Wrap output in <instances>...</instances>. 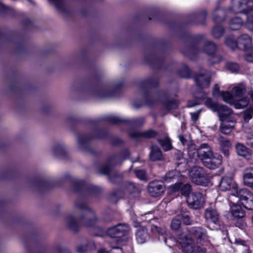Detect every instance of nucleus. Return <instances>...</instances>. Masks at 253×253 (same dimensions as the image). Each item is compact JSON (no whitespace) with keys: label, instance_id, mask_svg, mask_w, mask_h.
<instances>
[{"label":"nucleus","instance_id":"f257e3e1","mask_svg":"<svg viewBox=\"0 0 253 253\" xmlns=\"http://www.w3.org/2000/svg\"><path fill=\"white\" fill-rule=\"evenodd\" d=\"M74 190L80 191L82 197L79 198L75 203L76 212L80 214L78 220L74 215L67 217V226L73 232L77 231L80 225L86 227H93L97 222V219L94 212L92 211L84 201V198L94 197L101 192V189L95 185H87L83 181L74 182Z\"/></svg>","mask_w":253,"mask_h":253},{"label":"nucleus","instance_id":"f03ea898","mask_svg":"<svg viewBox=\"0 0 253 253\" xmlns=\"http://www.w3.org/2000/svg\"><path fill=\"white\" fill-rule=\"evenodd\" d=\"M196 151L197 156L203 164L209 169H216L222 163L221 155L213 153L211 147L208 143L201 144L197 148Z\"/></svg>","mask_w":253,"mask_h":253},{"label":"nucleus","instance_id":"7ed1b4c3","mask_svg":"<svg viewBox=\"0 0 253 253\" xmlns=\"http://www.w3.org/2000/svg\"><path fill=\"white\" fill-rule=\"evenodd\" d=\"M129 155V152L127 150L122 151L118 155L111 156L108 159L107 164L101 167L100 169V173L109 176L110 180L112 182H115L113 179V172L112 167L120 164L124 160L126 159Z\"/></svg>","mask_w":253,"mask_h":253},{"label":"nucleus","instance_id":"20e7f679","mask_svg":"<svg viewBox=\"0 0 253 253\" xmlns=\"http://www.w3.org/2000/svg\"><path fill=\"white\" fill-rule=\"evenodd\" d=\"M233 188L235 190V193L232 194L233 196L238 198L246 209L253 210V194L246 189L238 191L236 185H234Z\"/></svg>","mask_w":253,"mask_h":253},{"label":"nucleus","instance_id":"39448f33","mask_svg":"<svg viewBox=\"0 0 253 253\" xmlns=\"http://www.w3.org/2000/svg\"><path fill=\"white\" fill-rule=\"evenodd\" d=\"M201 42L197 43L193 47L192 52L193 53H199L201 52H204L207 54L213 57L215 60L212 63H215L220 62L223 58L219 55H215V53L216 49V45L214 43L211 41H207L204 43V48L200 49L199 47L201 46Z\"/></svg>","mask_w":253,"mask_h":253},{"label":"nucleus","instance_id":"423d86ee","mask_svg":"<svg viewBox=\"0 0 253 253\" xmlns=\"http://www.w3.org/2000/svg\"><path fill=\"white\" fill-rule=\"evenodd\" d=\"M189 177L193 182L197 185L206 186L209 180L208 175L201 167H194L189 171Z\"/></svg>","mask_w":253,"mask_h":253},{"label":"nucleus","instance_id":"0eeeda50","mask_svg":"<svg viewBox=\"0 0 253 253\" xmlns=\"http://www.w3.org/2000/svg\"><path fill=\"white\" fill-rule=\"evenodd\" d=\"M186 202L191 208L198 210L204 206L205 200L202 193L194 192H192L190 195L187 196Z\"/></svg>","mask_w":253,"mask_h":253},{"label":"nucleus","instance_id":"6e6552de","mask_svg":"<svg viewBox=\"0 0 253 253\" xmlns=\"http://www.w3.org/2000/svg\"><path fill=\"white\" fill-rule=\"evenodd\" d=\"M130 230L128 224L120 223L116 226L109 228L107 233L110 237L113 238H119L127 235Z\"/></svg>","mask_w":253,"mask_h":253},{"label":"nucleus","instance_id":"1a4fd4ad","mask_svg":"<svg viewBox=\"0 0 253 253\" xmlns=\"http://www.w3.org/2000/svg\"><path fill=\"white\" fill-rule=\"evenodd\" d=\"M249 11L247 0H232L231 5L228 9L230 13L247 14Z\"/></svg>","mask_w":253,"mask_h":253},{"label":"nucleus","instance_id":"9d476101","mask_svg":"<svg viewBox=\"0 0 253 253\" xmlns=\"http://www.w3.org/2000/svg\"><path fill=\"white\" fill-rule=\"evenodd\" d=\"M169 190L172 193L180 191V194L186 198L192 193V186L188 183L177 182L169 186Z\"/></svg>","mask_w":253,"mask_h":253},{"label":"nucleus","instance_id":"9b49d317","mask_svg":"<svg viewBox=\"0 0 253 253\" xmlns=\"http://www.w3.org/2000/svg\"><path fill=\"white\" fill-rule=\"evenodd\" d=\"M205 218L209 225L213 224L214 228L219 225V214L216 211L211 208H207L205 211Z\"/></svg>","mask_w":253,"mask_h":253},{"label":"nucleus","instance_id":"f8f14e48","mask_svg":"<svg viewBox=\"0 0 253 253\" xmlns=\"http://www.w3.org/2000/svg\"><path fill=\"white\" fill-rule=\"evenodd\" d=\"M165 187L162 182L154 180L150 182L148 186V192L151 196L157 197L165 191Z\"/></svg>","mask_w":253,"mask_h":253},{"label":"nucleus","instance_id":"ddd939ff","mask_svg":"<svg viewBox=\"0 0 253 253\" xmlns=\"http://www.w3.org/2000/svg\"><path fill=\"white\" fill-rule=\"evenodd\" d=\"M195 81L198 86L201 88L208 87L211 83L210 73L204 70H201L199 74L194 77Z\"/></svg>","mask_w":253,"mask_h":253},{"label":"nucleus","instance_id":"4468645a","mask_svg":"<svg viewBox=\"0 0 253 253\" xmlns=\"http://www.w3.org/2000/svg\"><path fill=\"white\" fill-rule=\"evenodd\" d=\"M138 190L134 184L131 182H128L125 185L124 191L118 190L113 193L112 196L117 198L125 197L127 195L138 194Z\"/></svg>","mask_w":253,"mask_h":253},{"label":"nucleus","instance_id":"2eb2a0df","mask_svg":"<svg viewBox=\"0 0 253 253\" xmlns=\"http://www.w3.org/2000/svg\"><path fill=\"white\" fill-rule=\"evenodd\" d=\"M157 135V132L152 129L144 131H133L130 132V137L136 141H139L143 138H151Z\"/></svg>","mask_w":253,"mask_h":253},{"label":"nucleus","instance_id":"dca6fc26","mask_svg":"<svg viewBox=\"0 0 253 253\" xmlns=\"http://www.w3.org/2000/svg\"><path fill=\"white\" fill-rule=\"evenodd\" d=\"M234 185H236L237 186L236 184L233 183V180L231 177L224 176L222 177L220 180L219 188L221 191H226L232 189V193L230 196L232 198L234 197L232 194L235 193V190L233 188Z\"/></svg>","mask_w":253,"mask_h":253},{"label":"nucleus","instance_id":"f3484780","mask_svg":"<svg viewBox=\"0 0 253 253\" xmlns=\"http://www.w3.org/2000/svg\"><path fill=\"white\" fill-rule=\"evenodd\" d=\"M252 46V39L247 34H242L238 38L237 48L246 51Z\"/></svg>","mask_w":253,"mask_h":253},{"label":"nucleus","instance_id":"a211bd4d","mask_svg":"<svg viewBox=\"0 0 253 253\" xmlns=\"http://www.w3.org/2000/svg\"><path fill=\"white\" fill-rule=\"evenodd\" d=\"M216 111L221 122L233 119L230 117V115L233 113V111L226 106L219 104Z\"/></svg>","mask_w":253,"mask_h":253},{"label":"nucleus","instance_id":"6ab92c4d","mask_svg":"<svg viewBox=\"0 0 253 253\" xmlns=\"http://www.w3.org/2000/svg\"><path fill=\"white\" fill-rule=\"evenodd\" d=\"M180 244L183 251L186 253H192L195 248L193 240L191 237L187 236L180 239Z\"/></svg>","mask_w":253,"mask_h":253},{"label":"nucleus","instance_id":"aec40b11","mask_svg":"<svg viewBox=\"0 0 253 253\" xmlns=\"http://www.w3.org/2000/svg\"><path fill=\"white\" fill-rule=\"evenodd\" d=\"M232 200L231 196L228 199L230 206L231 212L232 215L236 218H240L245 215V212L240 205L236 204L231 201Z\"/></svg>","mask_w":253,"mask_h":253},{"label":"nucleus","instance_id":"412c9836","mask_svg":"<svg viewBox=\"0 0 253 253\" xmlns=\"http://www.w3.org/2000/svg\"><path fill=\"white\" fill-rule=\"evenodd\" d=\"M195 97L201 99L205 100V104L211 110L215 112L219 104L215 103L211 98L206 97V95L203 92H199V95H194Z\"/></svg>","mask_w":253,"mask_h":253},{"label":"nucleus","instance_id":"4be33fe9","mask_svg":"<svg viewBox=\"0 0 253 253\" xmlns=\"http://www.w3.org/2000/svg\"><path fill=\"white\" fill-rule=\"evenodd\" d=\"M236 150L237 154L247 160H249L252 157L251 151L241 143H238L236 145Z\"/></svg>","mask_w":253,"mask_h":253},{"label":"nucleus","instance_id":"5701e85b","mask_svg":"<svg viewBox=\"0 0 253 253\" xmlns=\"http://www.w3.org/2000/svg\"><path fill=\"white\" fill-rule=\"evenodd\" d=\"M93 137L101 138V137L100 136H93L86 134L81 135L78 138L79 147L81 149L87 150L89 141Z\"/></svg>","mask_w":253,"mask_h":253},{"label":"nucleus","instance_id":"b1692460","mask_svg":"<svg viewBox=\"0 0 253 253\" xmlns=\"http://www.w3.org/2000/svg\"><path fill=\"white\" fill-rule=\"evenodd\" d=\"M235 123L234 119L221 121L220 127L221 132L225 134H229L233 129Z\"/></svg>","mask_w":253,"mask_h":253},{"label":"nucleus","instance_id":"393cba45","mask_svg":"<svg viewBox=\"0 0 253 253\" xmlns=\"http://www.w3.org/2000/svg\"><path fill=\"white\" fill-rule=\"evenodd\" d=\"M217 141L220 145V149L225 156L229 155V150L231 148V142L226 137L220 136L217 139Z\"/></svg>","mask_w":253,"mask_h":253},{"label":"nucleus","instance_id":"a878e982","mask_svg":"<svg viewBox=\"0 0 253 253\" xmlns=\"http://www.w3.org/2000/svg\"><path fill=\"white\" fill-rule=\"evenodd\" d=\"M179 171L176 170H172L168 171L163 177V182L169 183L177 179L180 176Z\"/></svg>","mask_w":253,"mask_h":253},{"label":"nucleus","instance_id":"bb28decb","mask_svg":"<svg viewBox=\"0 0 253 253\" xmlns=\"http://www.w3.org/2000/svg\"><path fill=\"white\" fill-rule=\"evenodd\" d=\"M136 241L138 244L145 243L149 239V235L147 231L144 229L138 230L136 233Z\"/></svg>","mask_w":253,"mask_h":253},{"label":"nucleus","instance_id":"cd10ccee","mask_svg":"<svg viewBox=\"0 0 253 253\" xmlns=\"http://www.w3.org/2000/svg\"><path fill=\"white\" fill-rule=\"evenodd\" d=\"M243 21L239 17L236 16L230 19L229 22V27L231 30H238L243 26Z\"/></svg>","mask_w":253,"mask_h":253},{"label":"nucleus","instance_id":"c85d7f7f","mask_svg":"<svg viewBox=\"0 0 253 253\" xmlns=\"http://www.w3.org/2000/svg\"><path fill=\"white\" fill-rule=\"evenodd\" d=\"M192 233L195 238L200 240H205L207 237L206 230L201 227L193 228L192 230Z\"/></svg>","mask_w":253,"mask_h":253},{"label":"nucleus","instance_id":"c756f323","mask_svg":"<svg viewBox=\"0 0 253 253\" xmlns=\"http://www.w3.org/2000/svg\"><path fill=\"white\" fill-rule=\"evenodd\" d=\"M162 158V154L160 148L156 145H153L150 153V158L153 161L160 160Z\"/></svg>","mask_w":253,"mask_h":253},{"label":"nucleus","instance_id":"7c9ffc66","mask_svg":"<svg viewBox=\"0 0 253 253\" xmlns=\"http://www.w3.org/2000/svg\"><path fill=\"white\" fill-rule=\"evenodd\" d=\"M224 42L226 46L233 50L237 48L238 39L236 40L233 35L226 36Z\"/></svg>","mask_w":253,"mask_h":253},{"label":"nucleus","instance_id":"2f4dec72","mask_svg":"<svg viewBox=\"0 0 253 253\" xmlns=\"http://www.w3.org/2000/svg\"><path fill=\"white\" fill-rule=\"evenodd\" d=\"M231 91L234 97H241L246 91V86L243 84H239L233 87Z\"/></svg>","mask_w":253,"mask_h":253},{"label":"nucleus","instance_id":"473e14b6","mask_svg":"<svg viewBox=\"0 0 253 253\" xmlns=\"http://www.w3.org/2000/svg\"><path fill=\"white\" fill-rule=\"evenodd\" d=\"M212 15L213 20L215 22L219 23L225 19L224 11L219 7L215 9L213 11Z\"/></svg>","mask_w":253,"mask_h":253},{"label":"nucleus","instance_id":"72a5a7b5","mask_svg":"<svg viewBox=\"0 0 253 253\" xmlns=\"http://www.w3.org/2000/svg\"><path fill=\"white\" fill-rule=\"evenodd\" d=\"M250 102V99L248 97H244L238 100H234L232 105L237 109L244 108L247 106Z\"/></svg>","mask_w":253,"mask_h":253},{"label":"nucleus","instance_id":"f704fd0d","mask_svg":"<svg viewBox=\"0 0 253 253\" xmlns=\"http://www.w3.org/2000/svg\"><path fill=\"white\" fill-rule=\"evenodd\" d=\"M178 215H180V220L182 219L184 224L190 225L192 223L191 214L186 209L182 208Z\"/></svg>","mask_w":253,"mask_h":253},{"label":"nucleus","instance_id":"c9c22d12","mask_svg":"<svg viewBox=\"0 0 253 253\" xmlns=\"http://www.w3.org/2000/svg\"><path fill=\"white\" fill-rule=\"evenodd\" d=\"M52 151L55 156L61 157L64 155L65 152L64 145L63 144H57L53 146Z\"/></svg>","mask_w":253,"mask_h":253},{"label":"nucleus","instance_id":"e433bc0d","mask_svg":"<svg viewBox=\"0 0 253 253\" xmlns=\"http://www.w3.org/2000/svg\"><path fill=\"white\" fill-rule=\"evenodd\" d=\"M150 228L154 234H158L161 235L163 237L165 243H166L167 239L165 236L166 234V230L165 227H158L157 225H151L150 226Z\"/></svg>","mask_w":253,"mask_h":253},{"label":"nucleus","instance_id":"4c0bfd02","mask_svg":"<svg viewBox=\"0 0 253 253\" xmlns=\"http://www.w3.org/2000/svg\"><path fill=\"white\" fill-rule=\"evenodd\" d=\"M220 96L222 97L223 100L227 103L232 105L234 103V96L229 91H222Z\"/></svg>","mask_w":253,"mask_h":253},{"label":"nucleus","instance_id":"58836bf2","mask_svg":"<svg viewBox=\"0 0 253 253\" xmlns=\"http://www.w3.org/2000/svg\"><path fill=\"white\" fill-rule=\"evenodd\" d=\"M165 108L168 110L176 109L178 106V103L176 100H167L163 101Z\"/></svg>","mask_w":253,"mask_h":253},{"label":"nucleus","instance_id":"ea45409f","mask_svg":"<svg viewBox=\"0 0 253 253\" xmlns=\"http://www.w3.org/2000/svg\"><path fill=\"white\" fill-rule=\"evenodd\" d=\"M158 142L165 151L170 150L172 148L170 139L168 137H165L163 139H159Z\"/></svg>","mask_w":253,"mask_h":253},{"label":"nucleus","instance_id":"a19ab883","mask_svg":"<svg viewBox=\"0 0 253 253\" xmlns=\"http://www.w3.org/2000/svg\"><path fill=\"white\" fill-rule=\"evenodd\" d=\"M226 68L231 73H237L240 70V65L236 62L230 61L227 62Z\"/></svg>","mask_w":253,"mask_h":253},{"label":"nucleus","instance_id":"79ce46f5","mask_svg":"<svg viewBox=\"0 0 253 253\" xmlns=\"http://www.w3.org/2000/svg\"><path fill=\"white\" fill-rule=\"evenodd\" d=\"M181 220H180V215H176L171 220V228L173 230H178L181 225Z\"/></svg>","mask_w":253,"mask_h":253},{"label":"nucleus","instance_id":"37998d69","mask_svg":"<svg viewBox=\"0 0 253 253\" xmlns=\"http://www.w3.org/2000/svg\"><path fill=\"white\" fill-rule=\"evenodd\" d=\"M179 75L184 78H190L192 76L191 70L186 65H184L182 68L179 71Z\"/></svg>","mask_w":253,"mask_h":253},{"label":"nucleus","instance_id":"c03bdc74","mask_svg":"<svg viewBox=\"0 0 253 253\" xmlns=\"http://www.w3.org/2000/svg\"><path fill=\"white\" fill-rule=\"evenodd\" d=\"M223 31L224 29L222 27L219 25H217L213 27L211 33L214 38H219L222 36Z\"/></svg>","mask_w":253,"mask_h":253},{"label":"nucleus","instance_id":"a18cd8bd","mask_svg":"<svg viewBox=\"0 0 253 253\" xmlns=\"http://www.w3.org/2000/svg\"><path fill=\"white\" fill-rule=\"evenodd\" d=\"M49 2L52 3L56 8L60 11H63L65 10L64 1L65 0H48Z\"/></svg>","mask_w":253,"mask_h":253},{"label":"nucleus","instance_id":"49530a36","mask_svg":"<svg viewBox=\"0 0 253 253\" xmlns=\"http://www.w3.org/2000/svg\"><path fill=\"white\" fill-rule=\"evenodd\" d=\"M246 51L247 52L244 56L245 59L249 62L253 63V46L250 47Z\"/></svg>","mask_w":253,"mask_h":253},{"label":"nucleus","instance_id":"de8ad7c7","mask_svg":"<svg viewBox=\"0 0 253 253\" xmlns=\"http://www.w3.org/2000/svg\"><path fill=\"white\" fill-rule=\"evenodd\" d=\"M244 120L248 122L253 116V107L248 108L244 113Z\"/></svg>","mask_w":253,"mask_h":253},{"label":"nucleus","instance_id":"09e8293b","mask_svg":"<svg viewBox=\"0 0 253 253\" xmlns=\"http://www.w3.org/2000/svg\"><path fill=\"white\" fill-rule=\"evenodd\" d=\"M245 26L249 31H253V14L247 17Z\"/></svg>","mask_w":253,"mask_h":253},{"label":"nucleus","instance_id":"8fccbe9b","mask_svg":"<svg viewBox=\"0 0 253 253\" xmlns=\"http://www.w3.org/2000/svg\"><path fill=\"white\" fill-rule=\"evenodd\" d=\"M207 15V12L205 10H203L195 15L196 19L200 23H204L206 20Z\"/></svg>","mask_w":253,"mask_h":253},{"label":"nucleus","instance_id":"3c124183","mask_svg":"<svg viewBox=\"0 0 253 253\" xmlns=\"http://www.w3.org/2000/svg\"><path fill=\"white\" fill-rule=\"evenodd\" d=\"M135 174L136 176L141 180L146 179L145 171L143 169H135Z\"/></svg>","mask_w":253,"mask_h":253},{"label":"nucleus","instance_id":"603ef678","mask_svg":"<svg viewBox=\"0 0 253 253\" xmlns=\"http://www.w3.org/2000/svg\"><path fill=\"white\" fill-rule=\"evenodd\" d=\"M106 119L111 124H116L119 122H124V120L115 116H109Z\"/></svg>","mask_w":253,"mask_h":253},{"label":"nucleus","instance_id":"864d4df0","mask_svg":"<svg viewBox=\"0 0 253 253\" xmlns=\"http://www.w3.org/2000/svg\"><path fill=\"white\" fill-rule=\"evenodd\" d=\"M201 111L202 109H199L196 112L190 113L191 119L193 122H196L198 120Z\"/></svg>","mask_w":253,"mask_h":253},{"label":"nucleus","instance_id":"5fc2aeb1","mask_svg":"<svg viewBox=\"0 0 253 253\" xmlns=\"http://www.w3.org/2000/svg\"><path fill=\"white\" fill-rule=\"evenodd\" d=\"M246 137L247 144L251 147H253V131L251 133H248Z\"/></svg>","mask_w":253,"mask_h":253},{"label":"nucleus","instance_id":"6e6d98bb","mask_svg":"<svg viewBox=\"0 0 253 253\" xmlns=\"http://www.w3.org/2000/svg\"><path fill=\"white\" fill-rule=\"evenodd\" d=\"M87 250V245H81L77 247V251L79 253H84Z\"/></svg>","mask_w":253,"mask_h":253},{"label":"nucleus","instance_id":"4d7b16f0","mask_svg":"<svg viewBox=\"0 0 253 253\" xmlns=\"http://www.w3.org/2000/svg\"><path fill=\"white\" fill-rule=\"evenodd\" d=\"M222 92H220L219 90V87L217 84H215L213 88L212 93L213 96H216L218 95H221V93Z\"/></svg>","mask_w":253,"mask_h":253},{"label":"nucleus","instance_id":"13d9d810","mask_svg":"<svg viewBox=\"0 0 253 253\" xmlns=\"http://www.w3.org/2000/svg\"><path fill=\"white\" fill-rule=\"evenodd\" d=\"M253 178V174L251 172H246L243 175V181H247L249 179ZM248 183L247 182H246Z\"/></svg>","mask_w":253,"mask_h":253},{"label":"nucleus","instance_id":"bf43d9fd","mask_svg":"<svg viewBox=\"0 0 253 253\" xmlns=\"http://www.w3.org/2000/svg\"><path fill=\"white\" fill-rule=\"evenodd\" d=\"M193 253H205L206 250L204 248H203L202 247L197 246V247H196H196L195 248L194 251Z\"/></svg>","mask_w":253,"mask_h":253},{"label":"nucleus","instance_id":"052dcab7","mask_svg":"<svg viewBox=\"0 0 253 253\" xmlns=\"http://www.w3.org/2000/svg\"><path fill=\"white\" fill-rule=\"evenodd\" d=\"M97 232H93L92 234L94 236H102L104 234V231L103 229L100 227H97Z\"/></svg>","mask_w":253,"mask_h":253},{"label":"nucleus","instance_id":"680f3d73","mask_svg":"<svg viewBox=\"0 0 253 253\" xmlns=\"http://www.w3.org/2000/svg\"><path fill=\"white\" fill-rule=\"evenodd\" d=\"M174 157L176 159L181 160L183 158V153L178 151L175 154Z\"/></svg>","mask_w":253,"mask_h":253},{"label":"nucleus","instance_id":"e2e57ef3","mask_svg":"<svg viewBox=\"0 0 253 253\" xmlns=\"http://www.w3.org/2000/svg\"><path fill=\"white\" fill-rule=\"evenodd\" d=\"M245 185L250 187L253 189V178L249 179L248 180H247V182L245 181H243Z\"/></svg>","mask_w":253,"mask_h":253},{"label":"nucleus","instance_id":"0e129e2a","mask_svg":"<svg viewBox=\"0 0 253 253\" xmlns=\"http://www.w3.org/2000/svg\"><path fill=\"white\" fill-rule=\"evenodd\" d=\"M247 2L249 11L253 10V0H249Z\"/></svg>","mask_w":253,"mask_h":253},{"label":"nucleus","instance_id":"69168bd1","mask_svg":"<svg viewBox=\"0 0 253 253\" xmlns=\"http://www.w3.org/2000/svg\"><path fill=\"white\" fill-rule=\"evenodd\" d=\"M179 141L181 142L182 145H185L187 142L186 139L184 137L183 135H179L178 136Z\"/></svg>","mask_w":253,"mask_h":253},{"label":"nucleus","instance_id":"338daca9","mask_svg":"<svg viewBox=\"0 0 253 253\" xmlns=\"http://www.w3.org/2000/svg\"><path fill=\"white\" fill-rule=\"evenodd\" d=\"M235 244L237 245H245L246 244V242L245 241L241 240L240 239H236L235 241Z\"/></svg>","mask_w":253,"mask_h":253},{"label":"nucleus","instance_id":"774afa93","mask_svg":"<svg viewBox=\"0 0 253 253\" xmlns=\"http://www.w3.org/2000/svg\"><path fill=\"white\" fill-rule=\"evenodd\" d=\"M112 250L107 251L105 249L102 248L98 250V253H111Z\"/></svg>","mask_w":253,"mask_h":253}]
</instances>
